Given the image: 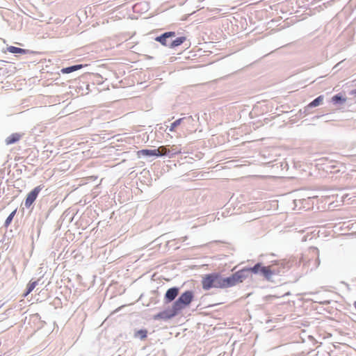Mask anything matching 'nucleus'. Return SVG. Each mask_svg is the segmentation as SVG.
Returning <instances> with one entry per match:
<instances>
[{
    "label": "nucleus",
    "mask_w": 356,
    "mask_h": 356,
    "mask_svg": "<svg viewBox=\"0 0 356 356\" xmlns=\"http://www.w3.org/2000/svg\"><path fill=\"white\" fill-rule=\"evenodd\" d=\"M7 50H8V52L12 53V54H24L28 51L26 49L19 48V47H14V46L8 47H7Z\"/></svg>",
    "instance_id": "nucleus-18"
},
{
    "label": "nucleus",
    "mask_w": 356,
    "mask_h": 356,
    "mask_svg": "<svg viewBox=\"0 0 356 356\" xmlns=\"http://www.w3.org/2000/svg\"><path fill=\"white\" fill-rule=\"evenodd\" d=\"M346 101V98L343 97L341 93L334 95L332 97V102L334 104H342Z\"/></svg>",
    "instance_id": "nucleus-15"
},
{
    "label": "nucleus",
    "mask_w": 356,
    "mask_h": 356,
    "mask_svg": "<svg viewBox=\"0 0 356 356\" xmlns=\"http://www.w3.org/2000/svg\"><path fill=\"white\" fill-rule=\"evenodd\" d=\"M312 340H313V345H314V343H316V340L314 339V337L312 338Z\"/></svg>",
    "instance_id": "nucleus-31"
},
{
    "label": "nucleus",
    "mask_w": 356,
    "mask_h": 356,
    "mask_svg": "<svg viewBox=\"0 0 356 356\" xmlns=\"http://www.w3.org/2000/svg\"><path fill=\"white\" fill-rule=\"evenodd\" d=\"M42 189V187L41 186H38L28 193L24 202V206L26 208H29L32 205Z\"/></svg>",
    "instance_id": "nucleus-5"
},
{
    "label": "nucleus",
    "mask_w": 356,
    "mask_h": 356,
    "mask_svg": "<svg viewBox=\"0 0 356 356\" xmlns=\"http://www.w3.org/2000/svg\"><path fill=\"white\" fill-rule=\"evenodd\" d=\"M177 314L178 312H177V310H175L174 307L172 306V308L170 309L165 310L158 313L157 314L154 316L153 318L154 320L162 319L166 321L173 318L174 316L177 315Z\"/></svg>",
    "instance_id": "nucleus-6"
},
{
    "label": "nucleus",
    "mask_w": 356,
    "mask_h": 356,
    "mask_svg": "<svg viewBox=\"0 0 356 356\" xmlns=\"http://www.w3.org/2000/svg\"><path fill=\"white\" fill-rule=\"evenodd\" d=\"M307 236H304L302 238V241H307Z\"/></svg>",
    "instance_id": "nucleus-28"
},
{
    "label": "nucleus",
    "mask_w": 356,
    "mask_h": 356,
    "mask_svg": "<svg viewBox=\"0 0 356 356\" xmlns=\"http://www.w3.org/2000/svg\"><path fill=\"white\" fill-rule=\"evenodd\" d=\"M312 199H313V204H314V200H316L317 202H318L319 200H321V202H325L326 204L327 202L329 197L322 195L321 199H319V196L318 195H313Z\"/></svg>",
    "instance_id": "nucleus-24"
},
{
    "label": "nucleus",
    "mask_w": 356,
    "mask_h": 356,
    "mask_svg": "<svg viewBox=\"0 0 356 356\" xmlns=\"http://www.w3.org/2000/svg\"><path fill=\"white\" fill-rule=\"evenodd\" d=\"M319 0H313L312 5L313 6Z\"/></svg>",
    "instance_id": "nucleus-29"
},
{
    "label": "nucleus",
    "mask_w": 356,
    "mask_h": 356,
    "mask_svg": "<svg viewBox=\"0 0 356 356\" xmlns=\"http://www.w3.org/2000/svg\"><path fill=\"white\" fill-rule=\"evenodd\" d=\"M15 213H16V211H13V212H11L10 213V215L7 217L5 222H4V226L6 227H8V225L11 223L15 215Z\"/></svg>",
    "instance_id": "nucleus-23"
},
{
    "label": "nucleus",
    "mask_w": 356,
    "mask_h": 356,
    "mask_svg": "<svg viewBox=\"0 0 356 356\" xmlns=\"http://www.w3.org/2000/svg\"><path fill=\"white\" fill-rule=\"evenodd\" d=\"M324 99L323 95H320L316 99H313V107H316L321 104L323 100Z\"/></svg>",
    "instance_id": "nucleus-25"
},
{
    "label": "nucleus",
    "mask_w": 356,
    "mask_h": 356,
    "mask_svg": "<svg viewBox=\"0 0 356 356\" xmlns=\"http://www.w3.org/2000/svg\"><path fill=\"white\" fill-rule=\"evenodd\" d=\"M262 266L263 265L261 263H257L253 267L248 268L250 271V274H259Z\"/></svg>",
    "instance_id": "nucleus-20"
},
{
    "label": "nucleus",
    "mask_w": 356,
    "mask_h": 356,
    "mask_svg": "<svg viewBox=\"0 0 356 356\" xmlns=\"http://www.w3.org/2000/svg\"><path fill=\"white\" fill-rule=\"evenodd\" d=\"M179 289L178 287H172L167 290L165 294V302L166 303L173 301L176 297L179 295Z\"/></svg>",
    "instance_id": "nucleus-8"
},
{
    "label": "nucleus",
    "mask_w": 356,
    "mask_h": 356,
    "mask_svg": "<svg viewBox=\"0 0 356 356\" xmlns=\"http://www.w3.org/2000/svg\"><path fill=\"white\" fill-rule=\"evenodd\" d=\"M318 156L317 154H313V165H314L316 170L318 171L316 177H325L330 173H332L335 168L332 161L325 157L318 158Z\"/></svg>",
    "instance_id": "nucleus-1"
},
{
    "label": "nucleus",
    "mask_w": 356,
    "mask_h": 356,
    "mask_svg": "<svg viewBox=\"0 0 356 356\" xmlns=\"http://www.w3.org/2000/svg\"><path fill=\"white\" fill-rule=\"evenodd\" d=\"M37 284H38L37 281L30 282L27 285L26 291L24 296H26L28 294H29L35 289V287L37 286Z\"/></svg>",
    "instance_id": "nucleus-22"
},
{
    "label": "nucleus",
    "mask_w": 356,
    "mask_h": 356,
    "mask_svg": "<svg viewBox=\"0 0 356 356\" xmlns=\"http://www.w3.org/2000/svg\"><path fill=\"white\" fill-rule=\"evenodd\" d=\"M348 95L350 96H353L354 98H356V88L351 90L348 92Z\"/></svg>",
    "instance_id": "nucleus-27"
},
{
    "label": "nucleus",
    "mask_w": 356,
    "mask_h": 356,
    "mask_svg": "<svg viewBox=\"0 0 356 356\" xmlns=\"http://www.w3.org/2000/svg\"><path fill=\"white\" fill-rule=\"evenodd\" d=\"M343 198H344V196L342 197V200H341L342 202H344Z\"/></svg>",
    "instance_id": "nucleus-35"
},
{
    "label": "nucleus",
    "mask_w": 356,
    "mask_h": 356,
    "mask_svg": "<svg viewBox=\"0 0 356 356\" xmlns=\"http://www.w3.org/2000/svg\"><path fill=\"white\" fill-rule=\"evenodd\" d=\"M165 147L166 152H168V154H163V156H168L170 158H172L175 154L181 152V150L180 149H177V147H175V148L172 147V148L170 149L167 146H165Z\"/></svg>",
    "instance_id": "nucleus-19"
},
{
    "label": "nucleus",
    "mask_w": 356,
    "mask_h": 356,
    "mask_svg": "<svg viewBox=\"0 0 356 356\" xmlns=\"http://www.w3.org/2000/svg\"><path fill=\"white\" fill-rule=\"evenodd\" d=\"M147 331L146 330H139L135 332L134 337L136 338H139L141 340L145 339L147 337Z\"/></svg>",
    "instance_id": "nucleus-21"
},
{
    "label": "nucleus",
    "mask_w": 356,
    "mask_h": 356,
    "mask_svg": "<svg viewBox=\"0 0 356 356\" xmlns=\"http://www.w3.org/2000/svg\"><path fill=\"white\" fill-rule=\"evenodd\" d=\"M168 152H166L165 147L161 146L158 149H144L138 152L139 156H163V154H168Z\"/></svg>",
    "instance_id": "nucleus-4"
},
{
    "label": "nucleus",
    "mask_w": 356,
    "mask_h": 356,
    "mask_svg": "<svg viewBox=\"0 0 356 356\" xmlns=\"http://www.w3.org/2000/svg\"><path fill=\"white\" fill-rule=\"evenodd\" d=\"M236 283L242 282L250 275V271L248 268H244L234 273Z\"/></svg>",
    "instance_id": "nucleus-9"
},
{
    "label": "nucleus",
    "mask_w": 356,
    "mask_h": 356,
    "mask_svg": "<svg viewBox=\"0 0 356 356\" xmlns=\"http://www.w3.org/2000/svg\"><path fill=\"white\" fill-rule=\"evenodd\" d=\"M222 289L228 288L237 284L234 274L227 277H222Z\"/></svg>",
    "instance_id": "nucleus-12"
},
{
    "label": "nucleus",
    "mask_w": 356,
    "mask_h": 356,
    "mask_svg": "<svg viewBox=\"0 0 356 356\" xmlns=\"http://www.w3.org/2000/svg\"><path fill=\"white\" fill-rule=\"evenodd\" d=\"M318 118V116L316 115V116L313 117V118Z\"/></svg>",
    "instance_id": "nucleus-36"
},
{
    "label": "nucleus",
    "mask_w": 356,
    "mask_h": 356,
    "mask_svg": "<svg viewBox=\"0 0 356 356\" xmlns=\"http://www.w3.org/2000/svg\"><path fill=\"white\" fill-rule=\"evenodd\" d=\"M316 232V229H313L312 233L314 234Z\"/></svg>",
    "instance_id": "nucleus-34"
},
{
    "label": "nucleus",
    "mask_w": 356,
    "mask_h": 356,
    "mask_svg": "<svg viewBox=\"0 0 356 356\" xmlns=\"http://www.w3.org/2000/svg\"><path fill=\"white\" fill-rule=\"evenodd\" d=\"M258 275H262L265 279L270 281L272 280L273 273L269 267L262 266Z\"/></svg>",
    "instance_id": "nucleus-13"
},
{
    "label": "nucleus",
    "mask_w": 356,
    "mask_h": 356,
    "mask_svg": "<svg viewBox=\"0 0 356 356\" xmlns=\"http://www.w3.org/2000/svg\"><path fill=\"white\" fill-rule=\"evenodd\" d=\"M22 138V134L18 133L12 134L10 136L6 138V144L9 145L18 142Z\"/></svg>",
    "instance_id": "nucleus-14"
},
{
    "label": "nucleus",
    "mask_w": 356,
    "mask_h": 356,
    "mask_svg": "<svg viewBox=\"0 0 356 356\" xmlns=\"http://www.w3.org/2000/svg\"><path fill=\"white\" fill-rule=\"evenodd\" d=\"M312 107V103H309L307 106V109H309L310 108Z\"/></svg>",
    "instance_id": "nucleus-30"
},
{
    "label": "nucleus",
    "mask_w": 356,
    "mask_h": 356,
    "mask_svg": "<svg viewBox=\"0 0 356 356\" xmlns=\"http://www.w3.org/2000/svg\"><path fill=\"white\" fill-rule=\"evenodd\" d=\"M328 292H323L322 294L315 293V297L313 298V302H318L320 304H329L330 300L328 298Z\"/></svg>",
    "instance_id": "nucleus-10"
},
{
    "label": "nucleus",
    "mask_w": 356,
    "mask_h": 356,
    "mask_svg": "<svg viewBox=\"0 0 356 356\" xmlns=\"http://www.w3.org/2000/svg\"><path fill=\"white\" fill-rule=\"evenodd\" d=\"M191 122L193 121V118L192 116H188L187 118H181L177 120H175L174 122H172L169 128L170 131H174L175 128L180 125L184 122Z\"/></svg>",
    "instance_id": "nucleus-11"
},
{
    "label": "nucleus",
    "mask_w": 356,
    "mask_h": 356,
    "mask_svg": "<svg viewBox=\"0 0 356 356\" xmlns=\"http://www.w3.org/2000/svg\"><path fill=\"white\" fill-rule=\"evenodd\" d=\"M315 252V254H316V259L315 261V265L316 267L319 266L321 261L319 258V250L317 248L313 247V253Z\"/></svg>",
    "instance_id": "nucleus-26"
},
{
    "label": "nucleus",
    "mask_w": 356,
    "mask_h": 356,
    "mask_svg": "<svg viewBox=\"0 0 356 356\" xmlns=\"http://www.w3.org/2000/svg\"><path fill=\"white\" fill-rule=\"evenodd\" d=\"M317 9V7L313 8V12Z\"/></svg>",
    "instance_id": "nucleus-32"
},
{
    "label": "nucleus",
    "mask_w": 356,
    "mask_h": 356,
    "mask_svg": "<svg viewBox=\"0 0 356 356\" xmlns=\"http://www.w3.org/2000/svg\"><path fill=\"white\" fill-rule=\"evenodd\" d=\"M82 67H83V65H81V64L72 65V66H70L67 67L63 68L61 70V72L63 74H69V73L73 72L74 71H76L78 70H80Z\"/></svg>",
    "instance_id": "nucleus-16"
},
{
    "label": "nucleus",
    "mask_w": 356,
    "mask_h": 356,
    "mask_svg": "<svg viewBox=\"0 0 356 356\" xmlns=\"http://www.w3.org/2000/svg\"><path fill=\"white\" fill-rule=\"evenodd\" d=\"M174 37H175V33L173 31H169L165 32L159 36H157L155 38V40L156 42H160L162 45L165 47H170V40Z\"/></svg>",
    "instance_id": "nucleus-7"
},
{
    "label": "nucleus",
    "mask_w": 356,
    "mask_h": 356,
    "mask_svg": "<svg viewBox=\"0 0 356 356\" xmlns=\"http://www.w3.org/2000/svg\"><path fill=\"white\" fill-rule=\"evenodd\" d=\"M3 305V304L0 302V308H1Z\"/></svg>",
    "instance_id": "nucleus-33"
},
{
    "label": "nucleus",
    "mask_w": 356,
    "mask_h": 356,
    "mask_svg": "<svg viewBox=\"0 0 356 356\" xmlns=\"http://www.w3.org/2000/svg\"><path fill=\"white\" fill-rule=\"evenodd\" d=\"M222 277L221 275L216 273L207 275L202 281V288L204 290H209L211 288L222 289Z\"/></svg>",
    "instance_id": "nucleus-2"
},
{
    "label": "nucleus",
    "mask_w": 356,
    "mask_h": 356,
    "mask_svg": "<svg viewBox=\"0 0 356 356\" xmlns=\"http://www.w3.org/2000/svg\"><path fill=\"white\" fill-rule=\"evenodd\" d=\"M186 40V37L181 36L170 40V48H175L181 45Z\"/></svg>",
    "instance_id": "nucleus-17"
},
{
    "label": "nucleus",
    "mask_w": 356,
    "mask_h": 356,
    "mask_svg": "<svg viewBox=\"0 0 356 356\" xmlns=\"http://www.w3.org/2000/svg\"><path fill=\"white\" fill-rule=\"evenodd\" d=\"M194 298V293L192 291H186L183 293L177 300L173 303L172 306L175 310L179 313L181 310L189 305Z\"/></svg>",
    "instance_id": "nucleus-3"
}]
</instances>
